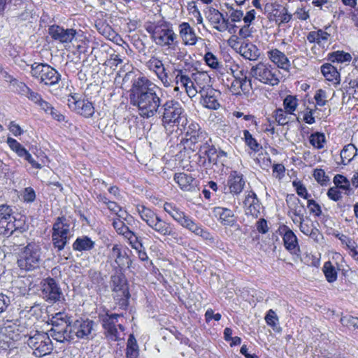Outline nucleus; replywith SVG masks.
<instances>
[{
  "instance_id": "obj_1",
  "label": "nucleus",
  "mask_w": 358,
  "mask_h": 358,
  "mask_svg": "<svg viewBox=\"0 0 358 358\" xmlns=\"http://www.w3.org/2000/svg\"><path fill=\"white\" fill-rule=\"evenodd\" d=\"M159 89L145 76L134 79L129 91L130 104L137 108L139 115L143 118L159 114L164 126L171 123L176 124L178 128L179 126H185L188 120L181 104L173 99L162 103L157 92Z\"/></svg>"
},
{
  "instance_id": "obj_2",
  "label": "nucleus",
  "mask_w": 358,
  "mask_h": 358,
  "mask_svg": "<svg viewBox=\"0 0 358 358\" xmlns=\"http://www.w3.org/2000/svg\"><path fill=\"white\" fill-rule=\"evenodd\" d=\"M28 321L24 322L27 329L26 334L24 332V338H27L24 343L27 344V354H31L36 357H41L49 355L53 350V345L48 334L45 332H40L38 330L32 329L28 331L27 327L31 324H35L38 320L36 316L31 314L28 317Z\"/></svg>"
},
{
  "instance_id": "obj_3",
  "label": "nucleus",
  "mask_w": 358,
  "mask_h": 358,
  "mask_svg": "<svg viewBox=\"0 0 358 358\" xmlns=\"http://www.w3.org/2000/svg\"><path fill=\"white\" fill-rule=\"evenodd\" d=\"M50 322L52 326L50 330V335L55 340L64 343L73 339L71 317L66 313L59 312L52 315Z\"/></svg>"
},
{
  "instance_id": "obj_4",
  "label": "nucleus",
  "mask_w": 358,
  "mask_h": 358,
  "mask_svg": "<svg viewBox=\"0 0 358 358\" xmlns=\"http://www.w3.org/2000/svg\"><path fill=\"white\" fill-rule=\"evenodd\" d=\"M250 73L254 79L264 85L273 87L280 83V71L268 62H259L252 66Z\"/></svg>"
},
{
  "instance_id": "obj_5",
  "label": "nucleus",
  "mask_w": 358,
  "mask_h": 358,
  "mask_svg": "<svg viewBox=\"0 0 358 358\" xmlns=\"http://www.w3.org/2000/svg\"><path fill=\"white\" fill-rule=\"evenodd\" d=\"M73 228L69 220L64 216L56 218L52 225V241L54 247L59 251L62 250L73 236Z\"/></svg>"
},
{
  "instance_id": "obj_6",
  "label": "nucleus",
  "mask_w": 358,
  "mask_h": 358,
  "mask_svg": "<svg viewBox=\"0 0 358 358\" xmlns=\"http://www.w3.org/2000/svg\"><path fill=\"white\" fill-rule=\"evenodd\" d=\"M29 67V73L32 77L37 79L40 83L50 87H54L59 83L61 75L58 71L46 64L34 63L31 65H27Z\"/></svg>"
},
{
  "instance_id": "obj_7",
  "label": "nucleus",
  "mask_w": 358,
  "mask_h": 358,
  "mask_svg": "<svg viewBox=\"0 0 358 358\" xmlns=\"http://www.w3.org/2000/svg\"><path fill=\"white\" fill-rule=\"evenodd\" d=\"M111 281L113 286V297L120 308L125 310L129 305V299L130 297L126 280L120 275H115L111 277Z\"/></svg>"
},
{
  "instance_id": "obj_8",
  "label": "nucleus",
  "mask_w": 358,
  "mask_h": 358,
  "mask_svg": "<svg viewBox=\"0 0 358 358\" xmlns=\"http://www.w3.org/2000/svg\"><path fill=\"white\" fill-rule=\"evenodd\" d=\"M152 36L156 44L174 48L178 42L173 30L166 24L155 25Z\"/></svg>"
},
{
  "instance_id": "obj_9",
  "label": "nucleus",
  "mask_w": 358,
  "mask_h": 358,
  "mask_svg": "<svg viewBox=\"0 0 358 358\" xmlns=\"http://www.w3.org/2000/svg\"><path fill=\"white\" fill-rule=\"evenodd\" d=\"M179 127L185 130L187 137L182 141L185 148H191L192 146L196 145L199 142H203L208 137L207 134L201 130L199 124L192 120H188V123L185 126H179Z\"/></svg>"
},
{
  "instance_id": "obj_10",
  "label": "nucleus",
  "mask_w": 358,
  "mask_h": 358,
  "mask_svg": "<svg viewBox=\"0 0 358 358\" xmlns=\"http://www.w3.org/2000/svg\"><path fill=\"white\" fill-rule=\"evenodd\" d=\"M190 149L192 151L198 150V164L199 165L206 166L207 162L208 164L215 162L217 150L212 144L210 138L207 137L203 142H199L196 145L192 146Z\"/></svg>"
},
{
  "instance_id": "obj_11",
  "label": "nucleus",
  "mask_w": 358,
  "mask_h": 358,
  "mask_svg": "<svg viewBox=\"0 0 358 358\" xmlns=\"http://www.w3.org/2000/svg\"><path fill=\"white\" fill-rule=\"evenodd\" d=\"M41 260V248L35 243H29L24 248V270L38 273Z\"/></svg>"
},
{
  "instance_id": "obj_12",
  "label": "nucleus",
  "mask_w": 358,
  "mask_h": 358,
  "mask_svg": "<svg viewBox=\"0 0 358 358\" xmlns=\"http://www.w3.org/2000/svg\"><path fill=\"white\" fill-rule=\"evenodd\" d=\"M146 66L149 70L155 72L158 79L162 82L164 87H169L172 85L173 81L169 78L162 61L155 56H152L147 62Z\"/></svg>"
},
{
  "instance_id": "obj_13",
  "label": "nucleus",
  "mask_w": 358,
  "mask_h": 358,
  "mask_svg": "<svg viewBox=\"0 0 358 358\" xmlns=\"http://www.w3.org/2000/svg\"><path fill=\"white\" fill-rule=\"evenodd\" d=\"M68 106L72 110L87 118L91 117L94 113V107L92 102L85 99H79L76 95L69 98Z\"/></svg>"
},
{
  "instance_id": "obj_14",
  "label": "nucleus",
  "mask_w": 358,
  "mask_h": 358,
  "mask_svg": "<svg viewBox=\"0 0 358 358\" xmlns=\"http://www.w3.org/2000/svg\"><path fill=\"white\" fill-rule=\"evenodd\" d=\"M94 322L89 319L77 320L71 326V335L76 336L80 339L89 340L93 338L92 335L94 330Z\"/></svg>"
},
{
  "instance_id": "obj_15",
  "label": "nucleus",
  "mask_w": 358,
  "mask_h": 358,
  "mask_svg": "<svg viewBox=\"0 0 358 358\" xmlns=\"http://www.w3.org/2000/svg\"><path fill=\"white\" fill-rule=\"evenodd\" d=\"M120 314H106L102 319V325L106 330V336L112 341H118L123 338L121 331L117 327V319Z\"/></svg>"
},
{
  "instance_id": "obj_16",
  "label": "nucleus",
  "mask_w": 358,
  "mask_h": 358,
  "mask_svg": "<svg viewBox=\"0 0 358 358\" xmlns=\"http://www.w3.org/2000/svg\"><path fill=\"white\" fill-rule=\"evenodd\" d=\"M108 261L113 260L117 266L122 268L125 265L129 268L131 265V260L129 259L128 255L123 250L120 244H114L108 255Z\"/></svg>"
},
{
  "instance_id": "obj_17",
  "label": "nucleus",
  "mask_w": 358,
  "mask_h": 358,
  "mask_svg": "<svg viewBox=\"0 0 358 358\" xmlns=\"http://www.w3.org/2000/svg\"><path fill=\"white\" fill-rule=\"evenodd\" d=\"M164 210L173 220L184 228H186L192 220L189 216L187 215L175 203L166 202L164 204Z\"/></svg>"
},
{
  "instance_id": "obj_18",
  "label": "nucleus",
  "mask_w": 358,
  "mask_h": 358,
  "mask_svg": "<svg viewBox=\"0 0 358 358\" xmlns=\"http://www.w3.org/2000/svg\"><path fill=\"white\" fill-rule=\"evenodd\" d=\"M287 202L288 203H289V207L290 208L291 212L293 213V215L295 217H299L300 231L303 234H304L306 235H308L313 227H310L308 224H305L303 222V215L302 213V209H301L303 206H301V205L299 206V204H300V203H301L300 200L298 198H296V196H294V195H292V196L289 197V199H287Z\"/></svg>"
},
{
  "instance_id": "obj_19",
  "label": "nucleus",
  "mask_w": 358,
  "mask_h": 358,
  "mask_svg": "<svg viewBox=\"0 0 358 358\" xmlns=\"http://www.w3.org/2000/svg\"><path fill=\"white\" fill-rule=\"evenodd\" d=\"M173 73L176 75V84L185 88L187 95L190 98L195 96L197 94V90L194 86L191 78L186 74V71L182 69H175Z\"/></svg>"
},
{
  "instance_id": "obj_20",
  "label": "nucleus",
  "mask_w": 358,
  "mask_h": 358,
  "mask_svg": "<svg viewBox=\"0 0 358 358\" xmlns=\"http://www.w3.org/2000/svg\"><path fill=\"white\" fill-rule=\"evenodd\" d=\"M43 297L50 302H56L60 299L62 292L53 278H48L43 285Z\"/></svg>"
},
{
  "instance_id": "obj_21",
  "label": "nucleus",
  "mask_w": 358,
  "mask_h": 358,
  "mask_svg": "<svg viewBox=\"0 0 358 358\" xmlns=\"http://www.w3.org/2000/svg\"><path fill=\"white\" fill-rule=\"evenodd\" d=\"M49 34L55 40L61 43H70L75 38L76 30L73 29H64L57 25L51 26L49 28Z\"/></svg>"
},
{
  "instance_id": "obj_22",
  "label": "nucleus",
  "mask_w": 358,
  "mask_h": 358,
  "mask_svg": "<svg viewBox=\"0 0 358 358\" xmlns=\"http://www.w3.org/2000/svg\"><path fill=\"white\" fill-rule=\"evenodd\" d=\"M201 96V104L210 110H217L220 107L218 101L220 92L213 88H208L199 92Z\"/></svg>"
},
{
  "instance_id": "obj_23",
  "label": "nucleus",
  "mask_w": 358,
  "mask_h": 358,
  "mask_svg": "<svg viewBox=\"0 0 358 358\" xmlns=\"http://www.w3.org/2000/svg\"><path fill=\"white\" fill-rule=\"evenodd\" d=\"M155 232L160 236L167 237H176L177 232L174 226L158 216L154 223L150 227Z\"/></svg>"
},
{
  "instance_id": "obj_24",
  "label": "nucleus",
  "mask_w": 358,
  "mask_h": 358,
  "mask_svg": "<svg viewBox=\"0 0 358 358\" xmlns=\"http://www.w3.org/2000/svg\"><path fill=\"white\" fill-rule=\"evenodd\" d=\"M269 60L276 66V68L289 71L291 64L286 55L277 48H273L267 52Z\"/></svg>"
},
{
  "instance_id": "obj_25",
  "label": "nucleus",
  "mask_w": 358,
  "mask_h": 358,
  "mask_svg": "<svg viewBox=\"0 0 358 358\" xmlns=\"http://www.w3.org/2000/svg\"><path fill=\"white\" fill-rule=\"evenodd\" d=\"M175 182L184 191H193L198 185V180L191 175L185 173H177L173 178Z\"/></svg>"
},
{
  "instance_id": "obj_26",
  "label": "nucleus",
  "mask_w": 358,
  "mask_h": 358,
  "mask_svg": "<svg viewBox=\"0 0 358 358\" xmlns=\"http://www.w3.org/2000/svg\"><path fill=\"white\" fill-rule=\"evenodd\" d=\"M282 231V239L285 248L291 253L296 254L299 252V245L296 236L287 226L283 227Z\"/></svg>"
},
{
  "instance_id": "obj_27",
  "label": "nucleus",
  "mask_w": 358,
  "mask_h": 358,
  "mask_svg": "<svg viewBox=\"0 0 358 358\" xmlns=\"http://www.w3.org/2000/svg\"><path fill=\"white\" fill-rule=\"evenodd\" d=\"M208 18L213 28L220 32H224L227 29V18L223 16V14L218 10L211 8L209 9Z\"/></svg>"
},
{
  "instance_id": "obj_28",
  "label": "nucleus",
  "mask_w": 358,
  "mask_h": 358,
  "mask_svg": "<svg viewBox=\"0 0 358 358\" xmlns=\"http://www.w3.org/2000/svg\"><path fill=\"white\" fill-rule=\"evenodd\" d=\"M243 203L246 208L245 212L247 215H250L253 217H257L259 216L260 213V203L257 194L253 191L248 192Z\"/></svg>"
},
{
  "instance_id": "obj_29",
  "label": "nucleus",
  "mask_w": 358,
  "mask_h": 358,
  "mask_svg": "<svg viewBox=\"0 0 358 358\" xmlns=\"http://www.w3.org/2000/svg\"><path fill=\"white\" fill-rule=\"evenodd\" d=\"M227 185L231 194H239L245 186L243 176L236 171H231L227 180Z\"/></svg>"
},
{
  "instance_id": "obj_30",
  "label": "nucleus",
  "mask_w": 358,
  "mask_h": 358,
  "mask_svg": "<svg viewBox=\"0 0 358 358\" xmlns=\"http://www.w3.org/2000/svg\"><path fill=\"white\" fill-rule=\"evenodd\" d=\"M179 34L185 45H194L197 41L194 30L187 22H182L179 25Z\"/></svg>"
},
{
  "instance_id": "obj_31",
  "label": "nucleus",
  "mask_w": 358,
  "mask_h": 358,
  "mask_svg": "<svg viewBox=\"0 0 358 358\" xmlns=\"http://www.w3.org/2000/svg\"><path fill=\"white\" fill-rule=\"evenodd\" d=\"M238 52L245 59L250 61H255L260 56V51L258 48L251 43H243Z\"/></svg>"
},
{
  "instance_id": "obj_32",
  "label": "nucleus",
  "mask_w": 358,
  "mask_h": 358,
  "mask_svg": "<svg viewBox=\"0 0 358 358\" xmlns=\"http://www.w3.org/2000/svg\"><path fill=\"white\" fill-rule=\"evenodd\" d=\"M214 213L223 225L233 226L236 223L234 214L230 209L217 207L215 208Z\"/></svg>"
},
{
  "instance_id": "obj_33",
  "label": "nucleus",
  "mask_w": 358,
  "mask_h": 358,
  "mask_svg": "<svg viewBox=\"0 0 358 358\" xmlns=\"http://www.w3.org/2000/svg\"><path fill=\"white\" fill-rule=\"evenodd\" d=\"M321 72L327 80L333 82L335 84L340 83V73L337 71L336 67L332 64L329 63L323 64L321 66Z\"/></svg>"
},
{
  "instance_id": "obj_34",
  "label": "nucleus",
  "mask_w": 358,
  "mask_h": 358,
  "mask_svg": "<svg viewBox=\"0 0 358 358\" xmlns=\"http://www.w3.org/2000/svg\"><path fill=\"white\" fill-rule=\"evenodd\" d=\"M95 243L88 236H83L76 238L73 243V249L76 251H89L94 248Z\"/></svg>"
},
{
  "instance_id": "obj_35",
  "label": "nucleus",
  "mask_w": 358,
  "mask_h": 358,
  "mask_svg": "<svg viewBox=\"0 0 358 358\" xmlns=\"http://www.w3.org/2000/svg\"><path fill=\"white\" fill-rule=\"evenodd\" d=\"M24 96L27 98L29 101L38 106L40 108L42 107V103H45L46 101L43 99L41 94L37 90L31 88L30 87L26 85L24 83Z\"/></svg>"
},
{
  "instance_id": "obj_36",
  "label": "nucleus",
  "mask_w": 358,
  "mask_h": 358,
  "mask_svg": "<svg viewBox=\"0 0 358 358\" xmlns=\"http://www.w3.org/2000/svg\"><path fill=\"white\" fill-rule=\"evenodd\" d=\"M42 107L40 108L46 115H50V117L59 122H67L66 117L62 114L56 108H55L50 103L45 101V103H42Z\"/></svg>"
},
{
  "instance_id": "obj_37",
  "label": "nucleus",
  "mask_w": 358,
  "mask_h": 358,
  "mask_svg": "<svg viewBox=\"0 0 358 358\" xmlns=\"http://www.w3.org/2000/svg\"><path fill=\"white\" fill-rule=\"evenodd\" d=\"M136 210L141 218L149 227L154 223L155 220L159 216L156 213L144 206H137Z\"/></svg>"
},
{
  "instance_id": "obj_38",
  "label": "nucleus",
  "mask_w": 358,
  "mask_h": 358,
  "mask_svg": "<svg viewBox=\"0 0 358 358\" xmlns=\"http://www.w3.org/2000/svg\"><path fill=\"white\" fill-rule=\"evenodd\" d=\"M357 149L353 144H348L345 145L341 151V164H348L357 155Z\"/></svg>"
},
{
  "instance_id": "obj_39",
  "label": "nucleus",
  "mask_w": 358,
  "mask_h": 358,
  "mask_svg": "<svg viewBox=\"0 0 358 358\" xmlns=\"http://www.w3.org/2000/svg\"><path fill=\"white\" fill-rule=\"evenodd\" d=\"M186 229L193 232L195 235L201 236L204 240L213 241L210 233L196 224L193 220L189 222Z\"/></svg>"
},
{
  "instance_id": "obj_40",
  "label": "nucleus",
  "mask_w": 358,
  "mask_h": 358,
  "mask_svg": "<svg viewBox=\"0 0 358 358\" xmlns=\"http://www.w3.org/2000/svg\"><path fill=\"white\" fill-rule=\"evenodd\" d=\"M186 229L193 232L195 235L201 236L204 240L213 241L210 233L196 224L193 220L189 222Z\"/></svg>"
},
{
  "instance_id": "obj_41",
  "label": "nucleus",
  "mask_w": 358,
  "mask_h": 358,
  "mask_svg": "<svg viewBox=\"0 0 358 358\" xmlns=\"http://www.w3.org/2000/svg\"><path fill=\"white\" fill-rule=\"evenodd\" d=\"M139 349L136 340L133 334H130L127 341L126 349L127 358H138Z\"/></svg>"
},
{
  "instance_id": "obj_42",
  "label": "nucleus",
  "mask_w": 358,
  "mask_h": 358,
  "mask_svg": "<svg viewBox=\"0 0 358 358\" xmlns=\"http://www.w3.org/2000/svg\"><path fill=\"white\" fill-rule=\"evenodd\" d=\"M275 21L278 24L287 23L290 21L292 15L288 13L287 9L285 7L280 9H275L273 10Z\"/></svg>"
},
{
  "instance_id": "obj_43",
  "label": "nucleus",
  "mask_w": 358,
  "mask_h": 358,
  "mask_svg": "<svg viewBox=\"0 0 358 358\" xmlns=\"http://www.w3.org/2000/svg\"><path fill=\"white\" fill-rule=\"evenodd\" d=\"M322 271L329 282H334L336 280L337 271L331 262L329 261L324 263Z\"/></svg>"
},
{
  "instance_id": "obj_44",
  "label": "nucleus",
  "mask_w": 358,
  "mask_h": 358,
  "mask_svg": "<svg viewBox=\"0 0 358 358\" xmlns=\"http://www.w3.org/2000/svg\"><path fill=\"white\" fill-rule=\"evenodd\" d=\"M113 226L116 232L118 234L123 236L124 238H128V236L131 237V235H132V231L129 229L124 222L120 220V217L113 220Z\"/></svg>"
},
{
  "instance_id": "obj_45",
  "label": "nucleus",
  "mask_w": 358,
  "mask_h": 358,
  "mask_svg": "<svg viewBox=\"0 0 358 358\" xmlns=\"http://www.w3.org/2000/svg\"><path fill=\"white\" fill-rule=\"evenodd\" d=\"M278 317L275 311L270 309L265 316V321L266 324L271 327L273 330L276 332H280L281 331V328L278 325Z\"/></svg>"
},
{
  "instance_id": "obj_46",
  "label": "nucleus",
  "mask_w": 358,
  "mask_h": 358,
  "mask_svg": "<svg viewBox=\"0 0 358 358\" xmlns=\"http://www.w3.org/2000/svg\"><path fill=\"white\" fill-rule=\"evenodd\" d=\"M329 59L331 62L343 63L350 62L352 59V56L350 53L343 51H336L329 54Z\"/></svg>"
},
{
  "instance_id": "obj_47",
  "label": "nucleus",
  "mask_w": 358,
  "mask_h": 358,
  "mask_svg": "<svg viewBox=\"0 0 358 358\" xmlns=\"http://www.w3.org/2000/svg\"><path fill=\"white\" fill-rule=\"evenodd\" d=\"M283 106L288 114H293L298 106V99L296 96L288 95L283 101Z\"/></svg>"
},
{
  "instance_id": "obj_48",
  "label": "nucleus",
  "mask_w": 358,
  "mask_h": 358,
  "mask_svg": "<svg viewBox=\"0 0 358 358\" xmlns=\"http://www.w3.org/2000/svg\"><path fill=\"white\" fill-rule=\"evenodd\" d=\"M204 60L208 66L220 71L222 69V64L214 54L210 52H206L204 56Z\"/></svg>"
},
{
  "instance_id": "obj_49",
  "label": "nucleus",
  "mask_w": 358,
  "mask_h": 358,
  "mask_svg": "<svg viewBox=\"0 0 358 358\" xmlns=\"http://www.w3.org/2000/svg\"><path fill=\"white\" fill-rule=\"evenodd\" d=\"M325 141V136L322 133L316 132L312 134L310 136V144L317 149H322L324 148V143Z\"/></svg>"
},
{
  "instance_id": "obj_50",
  "label": "nucleus",
  "mask_w": 358,
  "mask_h": 358,
  "mask_svg": "<svg viewBox=\"0 0 358 358\" xmlns=\"http://www.w3.org/2000/svg\"><path fill=\"white\" fill-rule=\"evenodd\" d=\"M287 112L282 108H278L273 111V117L279 125H285L289 121V117L287 115Z\"/></svg>"
},
{
  "instance_id": "obj_51",
  "label": "nucleus",
  "mask_w": 358,
  "mask_h": 358,
  "mask_svg": "<svg viewBox=\"0 0 358 358\" xmlns=\"http://www.w3.org/2000/svg\"><path fill=\"white\" fill-rule=\"evenodd\" d=\"M243 136L245 139V142L246 145L250 147L251 150L255 152H257L261 148V145L257 143L256 139H255L252 134L248 130L243 131Z\"/></svg>"
},
{
  "instance_id": "obj_52",
  "label": "nucleus",
  "mask_w": 358,
  "mask_h": 358,
  "mask_svg": "<svg viewBox=\"0 0 358 358\" xmlns=\"http://www.w3.org/2000/svg\"><path fill=\"white\" fill-rule=\"evenodd\" d=\"M334 182L336 185L335 187L347 191L350 189V184L349 180L342 175H336L334 178Z\"/></svg>"
},
{
  "instance_id": "obj_53",
  "label": "nucleus",
  "mask_w": 358,
  "mask_h": 358,
  "mask_svg": "<svg viewBox=\"0 0 358 358\" xmlns=\"http://www.w3.org/2000/svg\"><path fill=\"white\" fill-rule=\"evenodd\" d=\"M125 238L129 241V243L133 249L138 250L143 248L141 239L139 237H138L134 232L132 231V235H131V237L128 236V238Z\"/></svg>"
},
{
  "instance_id": "obj_54",
  "label": "nucleus",
  "mask_w": 358,
  "mask_h": 358,
  "mask_svg": "<svg viewBox=\"0 0 358 358\" xmlns=\"http://www.w3.org/2000/svg\"><path fill=\"white\" fill-rule=\"evenodd\" d=\"M107 207L111 212L115 213L118 216V217L123 218L124 220L126 219L124 215V214H127V212L119 213V212L122 211V208L120 206L117 205V203L109 201L108 203H107Z\"/></svg>"
},
{
  "instance_id": "obj_55",
  "label": "nucleus",
  "mask_w": 358,
  "mask_h": 358,
  "mask_svg": "<svg viewBox=\"0 0 358 358\" xmlns=\"http://www.w3.org/2000/svg\"><path fill=\"white\" fill-rule=\"evenodd\" d=\"M314 178L321 185L325 184L329 180V177L326 176L325 172L322 169H317L314 171Z\"/></svg>"
},
{
  "instance_id": "obj_56",
  "label": "nucleus",
  "mask_w": 358,
  "mask_h": 358,
  "mask_svg": "<svg viewBox=\"0 0 358 358\" xmlns=\"http://www.w3.org/2000/svg\"><path fill=\"white\" fill-rule=\"evenodd\" d=\"M316 103L319 106H324L327 103V94L326 92L322 89L317 90L314 96Z\"/></svg>"
},
{
  "instance_id": "obj_57",
  "label": "nucleus",
  "mask_w": 358,
  "mask_h": 358,
  "mask_svg": "<svg viewBox=\"0 0 358 358\" xmlns=\"http://www.w3.org/2000/svg\"><path fill=\"white\" fill-rule=\"evenodd\" d=\"M7 143L13 151H15L17 153L19 156H22V148L21 145L15 139L8 137L7 139Z\"/></svg>"
},
{
  "instance_id": "obj_58",
  "label": "nucleus",
  "mask_w": 358,
  "mask_h": 358,
  "mask_svg": "<svg viewBox=\"0 0 358 358\" xmlns=\"http://www.w3.org/2000/svg\"><path fill=\"white\" fill-rule=\"evenodd\" d=\"M285 172V168L282 164H275L273 166V174L278 180H281Z\"/></svg>"
},
{
  "instance_id": "obj_59",
  "label": "nucleus",
  "mask_w": 358,
  "mask_h": 358,
  "mask_svg": "<svg viewBox=\"0 0 358 358\" xmlns=\"http://www.w3.org/2000/svg\"><path fill=\"white\" fill-rule=\"evenodd\" d=\"M327 196L330 199L334 201H339L342 197L340 189L336 187L329 188L327 192Z\"/></svg>"
},
{
  "instance_id": "obj_60",
  "label": "nucleus",
  "mask_w": 358,
  "mask_h": 358,
  "mask_svg": "<svg viewBox=\"0 0 358 358\" xmlns=\"http://www.w3.org/2000/svg\"><path fill=\"white\" fill-rule=\"evenodd\" d=\"M36 199L35 191L31 187L24 189V202L31 203Z\"/></svg>"
},
{
  "instance_id": "obj_61",
  "label": "nucleus",
  "mask_w": 358,
  "mask_h": 358,
  "mask_svg": "<svg viewBox=\"0 0 358 358\" xmlns=\"http://www.w3.org/2000/svg\"><path fill=\"white\" fill-rule=\"evenodd\" d=\"M293 185L296 187V193L300 196L308 199L310 194L308 193L306 188L299 182H293Z\"/></svg>"
},
{
  "instance_id": "obj_62",
  "label": "nucleus",
  "mask_w": 358,
  "mask_h": 358,
  "mask_svg": "<svg viewBox=\"0 0 358 358\" xmlns=\"http://www.w3.org/2000/svg\"><path fill=\"white\" fill-rule=\"evenodd\" d=\"M11 211L12 210L7 205H0V218L1 221L3 220H8L11 218Z\"/></svg>"
},
{
  "instance_id": "obj_63",
  "label": "nucleus",
  "mask_w": 358,
  "mask_h": 358,
  "mask_svg": "<svg viewBox=\"0 0 358 358\" xmlns=\"http://www.w3.org/2000/svg\"><path fill=\"white\" fill-rule=\"evenodd\" d=\"M308 207L310 208V213H314L316 216L322 214V210L318 203L313 199H308Z\"/></svg>"
},
{
  "instance_id": "obj_64",
  "label": "nucleus",
  "mask_w": 358,
  "mask_h": 358,
  "mask_svg": "<svg viewBox=\"0 0 358 358\" xmlns=\"http://www.w3.org/2000/svg\"><path fill=\"white\" fill-rule=\"evenodd\" d=\"M24 158L31 164L32 167L41 169V164L36 161V159L28 151H27L25 148H24Z\"/></svg>"
}]
</instances>
